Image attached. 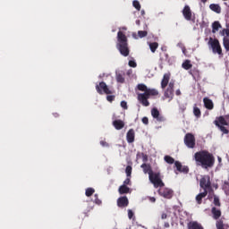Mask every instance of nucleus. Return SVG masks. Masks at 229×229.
Here are the masks:
<instances>
[{"label":"nucleus","instance_id":"f257e3e1","mask_svg":"<svg viewBox=\"0 0 229 229\" xmlns=\"http://www.w3.org/2000/svg\"><path fill=\"white\" fill-rule=\"evenodd\" d=\"M140 167L143 170L144 174H148V180L155 189H158V187H165V183L162 181L164 176L160 170L154 172L151 168V165L146 163H143Z\"/></svg>","mask_w":229,"mask_h":229},{"label":"nucleus","instance_id":"f03ea898","mask_svg":"<svg viewBox=\"0 0 229 229\" xmlns=\"http://www.w3.org/2000/svg\"><path fill=\"white\" fill-rule=\"evenodd\" d=\"M194 158L197 165H200L203 169L214 167V164H216V157L207 150L196 152Z\"/></svg>","mask_w":229,"mask_h":229},{"label":"nucleus","instance_id":"7ed1b4c3","mask_svg":"<svg viewBox=\"0 0 229 229\" xmlns=\"http://www.w3.org/2000/svg\"><path fill=\"white\" fill-rule=\"evenodd\" d=\"M138 90H140L144 93L138 94V101L142 105V106H149V98L151 96H158V90L155 89H149L146 84H138Z\"/></svg>","mask_w":229,"mask_h":229},{"label":"nucleus","instance_id":"20e7f679","mask_svg":"<svg viewBox=\"0 0 229 229\" xmlns=\"http://www.w3.org/2000/svg\"><path fill=\"white\" fill-rule=\"evenodd\" d=\"M116 39V49H118L122 56H130V47L128 45V37H126V34L122 30H119L117 32Z\"/></svg>","mask_w":229,"mask_h":229},{"label":"nucleus","instance_id":"39448f33","mask_svg":"<svg viewBox=\"0 0 229 229\" xmlns=\"http://www.w3.org/2000/svg\"><path fill=\"white\" fill-rule=\"evenodd\" d=\"M227 119H229L228 115H221L216 117V119L214 121V124H216L217 128H219L220 131H222V133H225V135H228L229 133V130L225 127L229 126V120Z\"/></svg>","mask_w":229,"mask_h":229},{"label":"nucleus","instance_id":"423d86ee","mask_svg":"<svg viewBox=\"0 0 229 229\" xmlns=\"http://www.w3.org/2000/svg\"><path fill=\"white\" fill-rule=\"evenodd\" d=\"M208 44L211 46L212 51L215 55L216 54L219 55V56H223V48H221L219 39L210 38Z\"/></svg>","mask_w":229,"mask_h":229},{"label":"nucleus","instance_id":"0eeeda50","mask_svg":"<svg viewBox=\"0 0 229 229\" xmlns=\"http://www.w3.org/2000/svg\"><path fill=\"white\" fill-rule=\"evenodd\" d=\"M182 15L185 21H191V22H196V16L192 13V10H191V6L185 5L182 9Z\"/></svg>","mask_w":229,"mask_h":229},{"label":"nucleus","instance_id":"6e6552de","mask_svg":"<svg viewBox=\"0 0 229 229\" xmlns=\"http://www.w3.org/2000/svg\"><path fill=\"white\" fill-rule=\"evenodd\" d=\"M184 144L187 146V148L194 149V148H196V138L194 137V134L186 133L184 136Z\"/></svg>","mask_w":229,"mask_h":229},{"label":"nucleus","instance_id":"1a4fd4ad","mask_svg":"<svg viewBox=\"0 0 229 229\" xmlns=\"http://www.w3.org/2000/svg\"><path fill=\"white\" fill-rule=\"evenodd\" d=\"M164 96L165 99H169L168 101H173L174 98V82L170 81L167 89L165 90Z\"/></svg>","mask_w":229,"mask_h":229},{"label":"nucleus","instance_id":"9d476101","mask_svg":"<svg viewBox=\"0 0 229 229\" xmlns=\"http://www.w3.org/2000/svg\"><path fill=\"white\" fill-rule=\"evenodd\" d=\"M199 185L201 189L204 191H210L212 189V182H210V176L208 175H204L199 182Z\"/></svg>","mask_w":229,"mask_h":229},{"label":"nucleus","instance_id":"9b49d317","mask_svg":"<svg viewBox=\"0 0 229 229\" xmlns=\"http://www.w3.org/2000/svg\"><path fill=\"white\" fill-rule=\"evenodd\" d=\"M157 192L159 196H162V198H165V199H171L173 196H174V191H173V190L169 188L160 187Z\"/></svg>","mask_w":229,"mask_h":229},{"label":"nucleus","instance_id":"f8f14e48","mask_svg":"<svg viewBox=\"0 0 229 229\" xmlns=\"http://www.w3.org/2000/svg\"><path fill=\"white\" fill-rule=\"evenodd\" d=\"M96 90L98 94L103 95V94H112V90L108 89V86L105 81L99 82V84L96 85Z\"/></svg>","mask_w":229,"mask_h":229},{"label":"nucleus","instance_id":"ddd939ff","mask_svg":"<svg viewBox=\"0 0 229 229\" xmlns=\"http://www.w3.org/2000/svg\"><path fill=\"white\" fill-rule=\"evenodd\" d=\"M130 205V200H128V197L123 196L117 199V207L119 208H126Z\"/></svg>","mask_w":229,"mask_h":229},{"label":"nucleus","instance_id":"4468645a","mask_svg":"<svg viewBox=\"0 0 229 229\" xmlns=\"http://www.w3.org/2000/svg\"><path fill=\"white\" fill-rule=\"evenodd\" d=\"M174 165L179 173H183V174H189V166L182 165L180 161H175Z\"/></svg>","mask_w":229,"mask_h":229},{"label":"nucleus","instance_id":"2eb2a0df","mask_svg":"<svg viewBox=\"0 0 229 229\" xmlns=\"http://www.w3.org/2000/svg\"><path fill=\"white\" fill-rule=\"evenodd\" d=\"M169 80H171V73H165L161 81V89H165L169 85Z\"/></svg>","mask_w":229,"mask_h":229},{"label":"nucleus","instance_id":"dca6fc26","mask_svg":"<svg viewBox=\"0 0 229 229\" xmlns=\"http://www.w3.org/2000/svg\"><path fill=\"white\" fill-rule=\"evenodd\" d=\"M126 139L129 144L135 142V131L133 129H130L127 131Z\"/></svg>","mask_w":229,"mask_h":229},{"label":"nucleus","instance_id":"f3484780","mask_svg":"<svg viewBox=\"0 0 229 229\" xmlns=\"http://www.w3.org/2000/svg\"><path fill=\"white\" fill-rule=\"evenodd\" d=\"M203 103H204V106H205V108H207V110H214V102L212 101V99H210L208 98H204Z\"/></svg>","mask_w":229,"mask_h":229},{"label":"nucleus","instance_id":"a211bd4d","mask_svg":"<svg viewBox=\"0 0 229 229\" xmlns=\"http://www.w3.org/2000/svg\"><path fill=\"white\" fill-rule=\"evenodd\" d=\"M211 214L213 216V219H216V220L219 219V217H221L222 216L221 209L216 207H213L211 208Z\"/></svg>","mask_w":229,"mask_h":229},{"label":"nucleus","instance_id":"6ab92c4d","mask_svg":"<svg viewBox=\"0 0 229 229\" xmlns=\"http://www.w3.org/2000/svg\"><path fill=\"white\" fill-rule=\"evenodd\" d=\"M188 229H205L201 224L197 221H191L188 223Z\"/></svg>","mask_w":229,"mask_h":229},{"label":"nucleus","instance_id":"aec40b11","mask_svg":"<svg viewBox=\"0 0 229 229\" xmlns=\"http://www.w3.org/2000/svg\"><path fill=\"white\" fill-rule=\"evenodd\" d=\"M113 126L115 130H123V128H124V122L123 120H114L113 122Z\"/></svg>","mask_w":229,"mask_h":229},{"label":"nucleus","instance_id":"412c9836","mask_svg":"<svg viewBox=\"0 0 229 229\" xmlns=\"http://www.w3.org/2000/svg\"><path fill=\"white\" fill-rule=\"evenodd\" d=\"M207 194H208V191H204L203 192L199 193L196 196V201H197L198 205H201V203L203 201V198H206Z\"/></svg>","mask_w":229,"mask_h":229},{"label":"nucleus","instance_id":"4be33fe9","mask_svg":"<svg viewBox=\"0 0 229 229\" xmlns=\"http://www.w3.org/2000/svg\"><path fill=\"white\" fill-rule=\"evenodd\" d=\"M209 9L212 12H215V13H221V5H219L218 4H211L209 5Z\"/></svg>","mask_w":229,"mask_h":229},{"label":"nucleus","instance_id":"5701e85b","mask_svg":"<svg viewBox=\"0 0 229 229\" xmlns=\"http://www.w3.org/2000/svg\"><path fill=\"white\" fill-rule=\"evenodd\" d=\"M148 45L151 53H156L157 49H158V42H148Z\"/></svg>","mask_w":229,"mask_h":229},{"label":"nucleus","instance_id":"b1692460","mask_svg":"<svg viewBox=\"0 0 229 229\" xmlns=\"http://www.w3.org/2000/svg\"><path fill=\"white\" fill-rule=\"evenodd\" d=\"M118 192L119 194H128V192H130V188L125 184H123L119 187Z\"/></svg>","mask_w":229,"mask_h":229},{"label":"nucleus","instance_id":"393cba45","mask_svg":"<svg viewBox=\"0 0 229 229\" xmlns=\"http://www.w3.org/2000/svg\"><path fill=\"white\" fill-rule=\"evenodd\" d=\"M182 69H185V71H189V69H192V64H191V60H186L182 64Z\"/></svg>","mask_w":229,"mask_h":229},{"label":"nucleus","instance_id":"a878e982","mask_svg":"<svg viewBox=\"0 0 229 229\" xmlns=\"http://www.w3.org/2000/svg\"><path fill=\"white\" fill-rule=\"evenodd\" d=\"M219 28H221V23H219V21H214L212 23V33L219 31Z\"/></svg>","mask_w":229,"mask_h":229},{"label":"nucleus","instance_id":"bb28decb","mask_svg":"<svg viewBox=\"0 0 229 229\" xmlns=\"http://www.w3.org/2000/svg\"><path fill=\"white\" fill-rule=\"evenodd\" d=\"M193 114L195 115V117H197V119H199V117H201V110L196 106V105L193 106Z\"/></svg>","mask_w":229,"mask_h":229},{"label":"nucleus","instance_id":"cd10ccee","mask_svg":"<svg viewBox=\"0 0 229 229\" xmlns=\"http://www.w3.org/2000/svg\"><path fill=\"white\" fill-rule=\"evenodd\" d=\"M161 62H167L169 60V54L166 52H163L159 54Z\"/></svg>","mask_w":229,"mask_h":229},{"label":"nucleus","instance_id":"c85d7f7f","mask_svg":"<svg viewBox=\"0 0 229 229\" xmlns=\"http://www.w3.org/2000/svg\"><path fill=\"white\" fill-rule=\"evenodd\" d=\"M95 192H96V190H94V188H88L86 189L85 195L88 198H90V196H92V194H94Z\"/></svg>","mask_w":229,"mask_h":229},{"label":"nucleus","instance_id":"c756f323","mask_svg":"<svg viewBox=\"0 0 229 229\" xmlns=\"http://www.w3.org/2000/svg\"><path fill=\"white\" fill-rule=\"evenodd\" d=\"M159 114H160V111H158L157 108L154 107L151 109V115L154 119H156V117H158Z\"/></svg>","mask_w":229,"mask_h":229},{"label":"nucleus","instance_id":"7c9ffc66","mask_svg":"<svg viewBox=\"0 0 229 229\" xmlns=\"http://www.w3.org/2000/svg\"><path fill=\"white\" fill-rule=\"evenodd\" d=\"M164 160L166 162V164H175L174 158H173L171 156H165Z\"/></svg>","mask_w":229,"mask_h":229},{"label":"nucleus","instance_id":"2f4dec72","mask_svg":"<svg viewBox=\"0 0 229 229\" xmlns=\"http://www.w3.org/2000/svg\"><path fill=\"white\" fill-rule=\"evenodd\" d=\"M223 44L225 51H229V38H224Z\"/></svg>","mask_w":229,"mask_h":229},{"label":"nucleus","instance_id":"473e14b6","mask_svg":"<svg viewBox=\"0 0 229 229\" xmlns=\"http://www.w3.org/2000/svg\"><path fill=\"white\" fill-rule=\"evenodd\" d=\"M116 81L118 83H124V76H123V74H121V73H117L116 74Z\"/></svg>","mask_w":229,"mask_h":229},{"label":"nucleus","instance_id":"72a5a7b5","mask_svg":"<svg viewBox=\"0 0 229 229\" xmlns=\"http://www.w3.org/2000/svg\"><path fill=\"white\" fill-rule=\"evenodd\" d=\"M216 229H225V224L223 220H217L216 223Z\"/></svg>","mask_w":229,"mask_h":229},{"label":"nucleus","instance_id":"f704fd0d","mask_svg":"<svg viewBox=\"0 0 229 229\" xmlns=\"http://www.w3.org/2000/svg\"><path fill=\"white\" fill-rule=\"evenodd\" d=\"M213 203H214L215 207H221V201L219 200V197L215 195Z\"/></svg>","mask_w":229,"mask_h":229},{"label":"nucleus","instance_id":"c9c22d12","mask_svg":"<svg viewBox=\"0 0 229 229\" xmlns=\"http://www.w3.org/2000/svg\"><path fill=\"white\" fill-rule=\"evenodd\" d=\"M132 6H134L138 12H140V2H139L138 0H134L132 2Z\"/></svg>","mask_w":229,"mask_h":229},{"label":"nucleus","instance_id":"e433bc0d","mask_svg":"<svg viewBox=\"0 0 229 229\" xmlns=\"http://www.w3.org/2000/svg\"><path fill=\"white\" fill-rule=\"evenodd\" d=\"M138 37L140 38H144V37H148V32L146 30L138 31Z\"/></svg>","mask_w":229,"mask_h":229},{"label":"nucleus","instance_id":"4c0bfd02","mask_svg":"<svg viewBox=\"0 0 229 229\" xmlns=\"http://www.w3.org/2000/svg\"><path fill=\"white\" fill-rule=\"evenodd\" d=\"M131 165H127L125 168V173L128 177L131 176V171H132Z\"/></svg>","mask_w":229,"mask_h":229},{"label":"nucleus","instance_id":"58836bf2","mask_svg":"<svg viewBox=\"0 0 229 229\" xmlns=\"http://www.w3.org/2000/svg\"><path fill=\"white\" fill-rule=\"evenodd\" d=\"M158 123H164L165 121V116L162 114H158L157 117L155 118Z\"/></svg>","mask_w":229,"mask_h":229},{"label":"nucleus","instance_id":"ea45409f","mask_svg":"<svg viewBox=\"0 0 229 229\" xmlns=\"http://www.w3.org/2000/svg\"><path fill=\"white\" fill-rule=\"evenodd\" d=\"M94 203H96V205H101L103 203V201H101V199H99V197L98 196V194L94 195Z\"/></svg>","mask_w":229,"mask_h":229},{"label":"nucleus","instance_id":"a19ab883","mask_svg":"<svg viewBox=\"0 0 229 229\" xmlns=\"http://www.w3.org/2000/svg\"><path fill=\"white\" fill-rule=\"evenodd\" d=\"M106 100L109 101V103H112V101L115 100V97L114 95H108Z\"/></svg>","mask_w":229,"mask_h":229},{"label":"nucleus","instance_id":"79ce46f5","mask_svg":"<svg viewBox=\"0 0 229 229\" xmlns=\"http://www.w3.org/2000/svg\"><path fill=\"white\" fill-rule=\"evenodd\" d=\"M121 106L122 108H123V110H128V103H126V101H122L121 102Z\"/></svg>","mask_w":229,"mask_h":229},{"label":"nucleus","instance_id":"37998d69","mask_svg":"<svg viewBox=\"0 0 229 229\" xmlns=\"http://www.w3.org/2000/svg\"><path fill=\"white\" fill-rule=\"evenodd\" d=\"M143 124H149V119L147 117V116H144L142 119H141Z\"/></svg>","mask_w":229,"mask_h":229},{"label":"nucleus","instance_id":"c03bdc74","mask_svg":"<svg viewBox=\"0 0 229 229\" xmlns=\"http://www.w3.org/2000/svg\"><path fill=\"white\" fill-rule=\"evenodd\" d=\"M129 66L135 68L137 67V63L135 61L131 60L129 61Z\"/></svg>","mask_w":229,"mask_h":229},{"label":"nucleus","instance_id":"a18cd8bd","mask_svg":"<svg viewBox=\"0 0 229 229\" xmlns=\"http://www.w3.org/2000/svg\"><path fill=\"white\" fill-rule=\"evenodd\" d=\"M133 211L131 209H128V217L129 219H132L133 218Z\"/></svg>","mask_w":229,"mask_h":229},{"label":"nucleus","instance_id":"49530a36","mask_svg":"<svg viewBox=\"0 0 229 229\" xmlns=\"http://www.w3.org/2000/svg\"><path fill=\"white\" fill-rule=\"evenodd\" d=\"M100 146H102L103 148H108V142L105 141V140H101L100 141Z\"/></svg>","mask_w":229,"mask_h":229},{"label":"nucleus","instance_id":"de8ad7c7","mask_svg":"<svg viewBox=\"0 0 229 229\" xmlns=\"http://www.w3.org/2000/svg\"><path fill=\"white\" fill-rule=\"evenodd\" d=\"M123 185H131V181L130 180V178L124 180Z\"/></svg>","mask_w":229,"mask_h":229},{"label":"nucleus","instance_id":"09e8293b","mask_svg":"<svg viewBox=\"0 0 229 229\" xmlns=\"http://www.w3.org/2000/svg\"><path fill=\"white\" fill-rule=\"evenodd\" d=\"M223 34L226 35V37H229V30L228 29H224L223 30Z\"/></svg>","mask_w":229,"mask_h":229},{"label":"nucleus","instance_id":"8fccbe9b","mask_svg":"<svg viewBox=\"0 0 229 229\" xmlns=\"http://www.w3.org/2000/svg\"><path fill=\"white\" fill-rule=\"evenodd\" d=\"M142 162H148V155L142 154Z\"/></svg>","mask_w":229,"mask_h":229},{"label":"nucleus","instance_id":"3c124183","mask_svg":"<svg viewBox=\"0 0 229 229\" xmlns=\"http://www.w3.org/2000/svg\"><path fill=\"white\" fill-rule=\"evenodd\" d=\"M149 201H151V203H155V201H157V199L155 197H150Z\"/></svg>","mask_w":229,"mask_h":229},{"label":"nucleus","instance_id":"603ef678","mask_svg":"<svg viewBox=\"0 0 229 229\" xmlns=\"http://www.w3.org/2000/svg\"><path fill=\"white\" fill-rule=\"evenodd\" d=\"M161 219H167V214L163 213V214L161 215Z\"/></svg>","mask_w":229,"mask_h":229},{"label":"nucleus","instance_id":"864d4df0","mask_svg":"<svg viewBox=\"0 0 229 229\" xmlns=\"http://www.w3.org/2000/svg\"><path fill=\"white\" fill-rule=\"evenodd\" d=\"M175 95L176 96H182V91L180 89H176Z\"/></svg>","mask_w":229,"mask_h":229},{"label":"nucleus","instance_id":"5fc2aeb1","mask_svg":"<svg viewBox=\"0 0 229 229\" xmlns=\"http://www.w3.org/2000/svg\"><path fill=\"white\" fill-rule=\"evenodd\" d=\"M169 226H170L169 222H165V223L164 224V227H165V228H169Z\"/></svg>","mask_w":229,"mask_h":229},{"label":"nucleus","instance_id":"6e6d98bb","mask_svg":"<svg viewBox=\"0 0 229 229\" xmlns=\"http://www.w3.org/2000/svg\"><path fill=\"white\" fill-rule=\"evenodd\" d=\"M136 24H137L138 26H140V20H137V21H136Z\"/></svg>","mask_w":229,"mask_h":229},{"label":"nucleus","instance_id":"4d7b16f0","mask_svg":"<svg viewBox=\"0 0 229 229\" xmlns=\"http://www.w3.org/2000/svg\"><path fill=\"white\" fill-rule=\"evenodd\" d=\"M140 13H141V15H146V11L142 10V11L140 12Z\"/></svg>","mask_w":229,"mask_h":229},{"label":"nucleus","instance_id":"13d9d810","mask_svg":"<svg viewBox=\"0 0 229 229\" xmlns=\"http://www.w3.org/2000/svg\"><path fill=\"white\" fill-rule=\"evenodd\" d=\"M161 50H163V53H165V51H166L165 47H161Z\"/></svg>","mask_w":229,"mask_h":229},{"label":"nucleus","instance_id":"bf43d9fd","mask_svg":"<svg viewBox=\"0 0 229 229\" xmlns=\"http://www.w3.org/2000/svg\"><path fill=\"white\" fill-rule=\"evenodd\" d=\"M58 115H59L58 113H55V114H54V116H55V117H58Z\"/></svg>","mask_w":229,"mask_h":229},{"label":"nucleus","instance_id":"052dcab7","mask_svg":"<svg viewBox=\"0 0 229 229\" xmlns=\"http://www.w3.org/2000/svg\"><path fill=\"white\" fill-rule=\"evenodd\" d=\"M201 3H207V0H200Z\"/></svg>","mask_w":229,"mask_h":229},{"label":"nucleus","instance_id":"680f3d73","mask_svg":"<svg viewBox=\"0 0 229 229\" xmlns=\"http://www.w3.org/2000/svg\"><path fill=\"white\" fill-rule=\"evenodd\" d=\"M182 53H185V47L182 48Z\"/></svg>","mask_w":229,"mask_h":229},{"label":"nucleus","instance_id":"e2e57ef3","mask_svg":"<svg viewBox=\"0 0 229 229\" xmlns=\"http://www.w3.org/2000/svg\"><path fill=\"white\" fill-rule=\"evenodd\" d=\"M122 30H126V27L122 28Z\"/></svg>","mask_w":229,"mask_h":229},{"label":"nucleus","instance_id":"0e129e2a","mask_svg":"<svg viewBox=\"0 0 229 229\" xmlns=\"http://www.w3.org/2000/svg\"><path fill=\"white\" fill-rule=\"evenodd\" d=\"M218 161H221V157L218 158Z\"/></svg>","mask_w":229,"mask_h":229}]
</instances>
